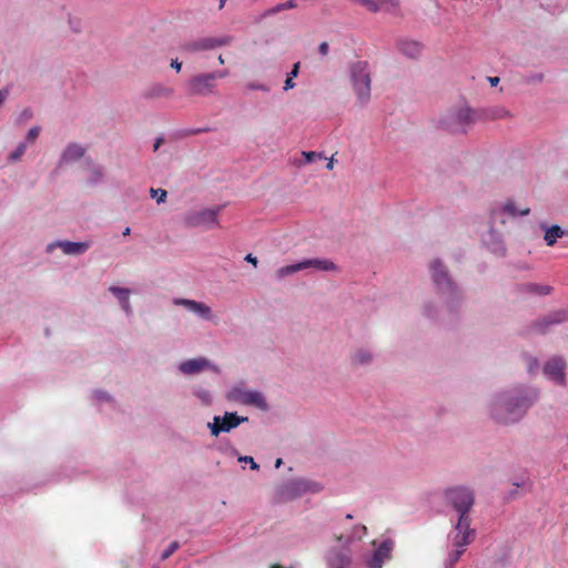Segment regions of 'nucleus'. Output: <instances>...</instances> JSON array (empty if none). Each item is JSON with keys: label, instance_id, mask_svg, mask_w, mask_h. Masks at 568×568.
<instances>
[{"label": "nucleus", "instance_id": "f257e3e1", "mask_svg": "<svg viewBox=\"0 0 568 568\" xmlns=\"http://www.w3.org/2000/svg\"><path fill=\"white\" fill-rule=\"evenodd\" d=\"M532 403V397L516 393L499 397L493 406V417L498 423H515L519 420Z\"/></svg>", "mask_w": 568, "mask_h": 568}, {"label": "nucleus", "instance_id": "f03ea898", "mask_svg": "<svg viewBox=\"0 0 568 568\" xmlns=\"http://www.w3.org/2000/svg\"><path fill=\"white\" fill-rule=\"evenodd\" d=\"M229 70L202 72L191 77L186 84V94L190 97H209L217 93V81L229 77Z\"/></svg>", "mask_w": 568, "mask_h": 568}, {"label": "nucleus", "instance_id": "7ed1b4c3", "mask_svg": "<svg viewBox=\"0 0 568 568\" xmlns=\"http://www.w3.org/2000/svg\"><path fill=\"white\" fill-rule=\"evenodd\" d=\"M349 77L353 90L361 105H365L371 99V71L367 61H355L349 65Z\"/></svg>", "mask_w": 568, "mask_h": 568}, {"label": "nucleus", "instance_id": "20e7f679", "mask_svg": "<svg viewBox=\"0 0 568 568\" xmlns=\"http://www.w3.org/2000/svg\"><path fill=\"white\" fill-rule=\"evenodd\" d=\"M321 486L306 479H293L280 486L275 493L277 503H288L306 493H317Z\"/></svg>", "mask_w": 568, "mask_h": 568}, {"label": "nucleus", "instance_id": "39448f33", "mask_svg": "<svg viewBox=\"0 0 568 568\" xmlns=\"http://www.w3.org/2000/svg\"><path fill=\"white\" fill-rule=\"evenodd\" d=\"M447 501L459 514V517H469L475 498L474 493L466 487L449 488L445 493Z\"/></svg>", "mask_w": 568, "mask_h": 568}, {"label": "nucleus", "instance_id": "423d86ee", "mask_svg": "<svg viewBox=\"0 0 568 568\" xmlns=\"http://www.w3.org/2000/svg\"><path fill=\"white\" fill-rule=\"evenodd\" d=\"M220 212L221 206L190 212L184 216V224L189 227L204 226L206 229H212L219 225L217 216Z\"/></svg>", "mask_w": 568, "mask_h": 568}, {"label": "nucleus", "instance_id": "0eeeda50", "mask_svg": "<svg viewBox=\"0 0 568 568\" xmlns=\"http://www.w3.org/2000/svg\"><path fill=\"white\" fill-rule=\"evenodd\" d=\"M314 267L322 271H334L336 270L335 264L329 260H320V258H313V260H305L302 262H298L296 264L286 265L277 270L276 274L280 278L285 277L287 275H291L295 272Z\"/></svg>", "mask_w": 568, "mask_h": 568}, {"label": "nucleus", "instance_id": "6e6552de", "mask_svg": "<svg viewBox=\"0 0 568 568\" xmlns=\"http://www.w3.org/2000/svg\"><path fill=\"white\" fill-rule=\"evenodd\" d=\"M473 111L469 108L464 106L450 111L442 123L448 130L459 131L464 130V128L473 123Z\"/></svg>", "mask_w": 568, "mask_h": 568}, {"label": "nucleus", "instance_id": "1a4fd4ad", "mask_svg": "<svg viewBox=\"0 0 568 568\" xmlns=\"http://www.w3.org/2000/svg\"><path fill=\"white\" fill-rule=\"evenodd\" d=\"M247 420V417H240L236 413H225L223 417L215 416L213 423H209L212 436L217 437L221 433H227Z\"/></svg>", "mask_w": 568, "mask_h": 568}, {"label": "nucleus", "instance_id": "9d476101", "mask_svg": "<svg viewBox=\"0 0 568 568\" xmlns=\"http://www.w3.org/2000/svg\"><path fill=\"white\" fill-rule=\"evenodd\" d=\"M475 538V530L470 528L469 517H459L452 538L455 548L465 549Z\"/></svg>", "mask_w": 568, "mask_h": 568}, {"label": "nucleus", "instance_id": "9b49d317", "mask_svg": "<svg viewBox=\"0 0 568 568\" xmlns=\"http://www.w3.org/2000/svg\"><path fill=\"white\" fill-rule=\"evenodd\" d=\"M229 399L244 405L255 406L261 409L267 408V403L263 394L256 390H244L241 388H233L229 394Z\"/></svg>", "mask_w": 568, "mask_h": 568}, {"label": "nucleus", "instance_id": "f8f14e48", "mask_svg": "<svg viewBox=\"0 0 568 568\" xmlns=\"http://www.w3.org/2000/svg\"><path fill=\"white\" fill-rule=\"evenodd\" d=\"M430 272L434 280V283L438 287L439 291L443 292H453L454 284L450 281L446 268L443 266L440 261L435 260L430 264Z\"/></svg>", "mask_w": 568, "mask_h": 568}, {"label": "nucleus", "instance_id": "ddd939ff", "mask_svg": "<svg viewBox=\"0 0 568 568\" xmlns=\"http://www.w3.org/2000/svg\"><path fill=\"white\" fill-rule=\"evenodd\" d=\"M394 548V541L386 539L382 541L367 560L369 568H382L385 560L390 558Z\"/></svg>", "mask_w": 568, "mask_h": 568}, {"label": "nucleus", "instance_id": "4468645a", "mask_svg": "<svg viewBox=\"0 0 568 568\" xmlns=\"http://www.w3.org/2000/svg\"><path fill=\"white\" fill-rule=\"evenodd\" d=\"M565 361L560 357H554L549 359L545 367L544 373L551 379H554L557 384H565Z\"/></svg>", "mask_w": 568, "mask_h": 568}, {"label": "nucleus", "instance_id": "2eb2a0df", "mask_svg": "<svg viewBox=\"0 0 568 568\" xmlns=\"http://www.w3.org/2000/svg\"><path fill=\"white\" fill-rule=\"evenodd\" d=\"M327 565L329 568H347L351 565L349 550L332 549L327 555Z\"/></svg>", "mask_w": 568, "mask_h": 568}, {"label": "nucleus", "instance_id": "dca6fc26", "mask_svg": "<svg viewBox=\"0 0 568 568\" xmlns=\"http://www.w3.org/2000/svg\"><path fill=\"white\" fill-rule=\"evenodd\" d=\"M174 304L182 305L185 308H187L189 311L199 314L201 317H203L205 320H211V317H212L211 308L207 305H205L204 303L196 302L193 300H187V298H176V300H174Z\"/></svg>", "mask_w": 568, "mask_h": 568}, {"label": "nucleus", "instance_id": "f3484780", "mask_svg": "<svg viewBox=\"0 0 568 568\" xmlns=\"http://www.w3.org/2000/svg\"><path fill=\"white\" fill-rule=\"evenodd\" d=\"M53 246H59L62 248L63 253L67 255H80L87 252L90 247L89 242H57L55 244H50L48 250L51 251Z\"/></svg>", "mask_w": 568, "mask_h": 568}, {"label": "nucleus", "instance_id": "a211bd4d", "mask_svg": "<svg viewBox=\"0 0 568 568\" xmlns=\"http://www.w3.org/2000/svg\"><path fill=\"white\" fill-rule=\"evenodd\" d=\"M353 2L359 3L365 7L367 10L372 12H377L378 10H392L395 9L398 4L397 0H352Z\"/></svg>", "mask_w": 568, "mask_h": 568}, {"label": "nucleus", "instance_id": "6ab92c4d", "mask_svg": "<svg viewBox=\"0 0 568 568\" xmlns=\"http://www.w3.org/2000/svg\"><path fill=\"white\" fill-rule=\"evenodd\" d=\"M84 153L85 149L83 146L77 143H71L65 148L60 162L62 164L78 161L84 155Z\"/></svg>", "mask_w": 568, "mask_h": 568}, {"label": "nucleus", "instance_id": "aec40b11", "mask_svg": "<svg viewBox=\"0 0 568 568\" xmlns=\"http://www.w3.org/2000/svg\"><path fill=\"white\" fill-rule=\"evenodd\" d=\"M209 365L204 358H195L183 362L180 365V371L184 374H195L204 369Z\"/></svg>", "mask_w": 568, "mask_h": 568}, {"label": "nucleus", "instance_id": "412c9836", "mask_svg": "<svg viewBox=\"0 0 568 568\" xmlns=\"http://www.w3.org/2000/svg\"><path fill=\"white\" fill-rule=\"evenodd\" d=\"M201 42H202L203 51L212 50V49H215L219 47L229 45L232 42V37L223 36V37L202 38Z\"/></svg>", "mask_w": 568, "mask_h": 568}, {"label": "nucleus", "instance_id": "4be33fe9", "mask_svg": "<svg viewBox=\"0 0 568 568\" xmlns=\"http://www.w3.org/2000/svg\"><path fill=\"white\" fill-rule=\"evenodd\" d=\"M398 50L409 58H416L422 52V45L413 40H403L398 42Z\"/></svg>", "mask_w": 568, "mask_h": 568}, {"label": "nucleus", "instance_id": "5701e85b", "mask_svg": "<svg viewBox=\"0 0 568 568\" xmlns=\"http://www.w3.org/2000/svg\"><path fill=\"white\" fill-rule=\"evenodd\" d=\"M565 234L564 230L558 225H552L546 230L545 233V242L548 246L555 245L558 239L562 237Z\"/></svg>", "mask_w": 568, "mask_h": 568}, {"label": "nucleus", "instance_id": "b1692460", "mask_svg": "<svg viewBox=\"0 0 568 568\" xmlns=\"http://www.w3.org/2000/svg\"><path fill=\"white\" fill-rule=\"evenodd\" d=\"M301 154L304 158V160L295 161V164L297 166H302V165L312 163V162H314L316 160L324 159V155L322 153H317V152H314V151H303Z\"/></svg>", "mask_w": 568, "mask_h": 568}, {"label": "nucleus", "instance_id": "393cba45", "mask_svg": "<svg viewBox=\"0 0 568 568\" xmlns=\"http://www.w3.org/2000/svg\"><path fill=\"white\" fill-rule=\"evenodd\" d=\"M568 321V308L567 310H561V311H558V312H555L554 314H550L546 320H545V324L546 325H550V324H559V323H564Z\"/></svg>", "mask_w": 568, "mask_h": 568}, {"label": "nucleus", "instance_id": "a878e982", "mask_svg": "<svg viewBox=\"0 0 568 568\" xmlns=\"http://www.w3.org/2000/svg\"><path fill=\"white\" fill-rule=\"evenodd\" d=\"M366 534V527L365 526H359V527H356L352 534L349 535H339V536H336V540L337 541H343L345 540L346 542H348L349 540H352L353 538H361L363 535Z\"/></svg>", "mask_w": 568, "mask_h": 568}, {"label": "nucleus", "instance_id": "bb28decb", "mask_svg": "<svg viewBox=\"0 0 568 568\" xmlns=\"http://www.w3.org/2000/svg\"><path fill=\"white\" fill-rule=\"evenodd\" d=\"M371 359H372L371 353L365 349H358L353 356L354 363L359 364V365L367 364L371 362Z\"/></svg>", "mask_w": 568, "mask_h": 568}, {"label": "nucleus", "instance_id": "cd10ccee", "mask_svg": "<svg viewBox=\"0 0 568 568\" xmlns=\"http://www.w3.org/2000/svg\"><path fill=\"white\" fill-rule=\"evenodd\" d=\"M464 552H465V549H462V548H455L453 551H450V552L448 554V557H447V564H448L449 566L455 565V564L459 560L460 556H462Z\"/></svg>", "mask_w": 568, "mask_h": 568}, {"label": "nucleus", "instance_id": "c85d7f7f", "mask_svg": "<svg viewBox=\"0 0 568 568\" xmlns=\"http://www.w3.org/2000/svg\"><path fill=\"white\" fill-rule=\"evenodd\" d=\"M103 174H102V171L100 168H97V166H92L89 171V182L90 183H95L98 181H100L102 179Z\"/></svg>", "mask_w": 568, "mask_h": 568}, {"label": "nucleus", "instance_id": "c756f323", "mask_svg": "<svg viewBox=\"0 0 568 568\" xmlns=\"http://www.w3.org/2000/svg\"><path fill=\"white\" fill-rule=\"evenodd\" d=\"M504 210L509 213L510 215H527L529 213V209H524L521 211H517L514 203H507L504 207Z\"/></svg>", "mask_w": 568, "mask_h": 568}, {"label": "nucleus", "instance_id": "7c9ffc66", "mask_svg": "<svg viewBox=\"0 0 568 568\" xmlns=\"http://www.w3.org/2000/svg\"><path fill=\"white\" fill-rule=\"evenodd\" d=\"M24 152H26V144L24 143H20L17 146V149L12 153H10L9 160L12 161V162L18 161L24 154Z\"/></svg>", "mask_w": 568, "mask_h": 568}, {"label": "nucleus", "instance_id": "2f4dec72", "mask_svg": "<svg viewBox=\"0 0 568 568\" xmlns=\"http://www.w3.org/2000/svg\"><path fill=\"white\" fill-rule=\"evenodd\" d=\"M166 191L163 189H151V196L156 199L158 203H163L166 200Z\"/></svg>", "mask_w": 568, "mask_h": 568}, {"label": "nucleus", "instance_id": "473e14b6", "mask_svg": "<svg viewBox=\"0 0 568 568\" xmlns=\"http://www.w3.org/2000/svg\"><path fill=\"white\" fill-rule=\"evenodd\" d=\"M295 7H296L295 0H290V1L285 2V3H281V4L275 6L274 8H272L270 10V12L271 13H277V12H280L282 10L293 9Z\"/></svg>", "mask_w": 568, "mask_h": 568}, {"label": "nucleus", "instance_id": "72a5a7b5", "mask_svg": "<svg viewBox=\"0 0 568 568\" xmlns=\"http://www.w3.org/2000/svg\"><path fill=\"white\" fill-rule=\"evenodd\" d=\"M527 288H528L529 292L541 294V295L549 294L550 290H551L549 286H538V285H535V284L527 285Z\"/></svg>", "mask_w": 568, "mask_h": 568}, {"label": "nucleus", "instance_id": "f704fd0d", "mask_svg": "<svg viewBox=\"0 0 568 568\" xmlns=\"http://www.w3.org/2000/svg\"><path fill=\"white\" fill-rule=\"evenodd\" d=\"M110 291L118 297V300H125V296L130 295V291L128 288L111 286Z\"/></svg>", "mask_w": 568, "mask_h": 568}, {"label": "nucleus", "instance_id": "c9c22d12", "mask_svg": "<svg viewBox=\"0 0 568 568\" xmlns=\"http://www.w3.org/2000/svg\"><path fill=\"white\" fill-rule=\"evenodd\" d=\"M180 545L178 541H172L168 548L163 551L161 558L163 560L168 559L169 557H171L178 549H179Z\"/></svg>", "mask_w": 568, "mask_h": 568}, {"label": "nucleus", "instance_id": "e433bc0d", "mask_svg": "<svg viewBox=\"0 0 568 568\" xmlns=\"http://www.w3.org/2000/svg\"><path fill=\"white\" fill-rule=\"evenodd\" d=\"M184 50L189 52L203 51L201 39L186 43Z\"/></svg>", "mask_w": 568, "mask_h": 568}, {"label": "nucleus", "instance_id": "4c0bfd02", "mask_svg": "<svg viewBox=\"0 0 568 568\" xmlns=\"http://www.w3.org/2000/svg\"><path fill=\"white\" fill-rule=\"evenodd\" d=\"M245 88L247 90H261V91H264V92H267L268 91V87L265 85V84H260V83H255V82H248L246 83Z\"/></svg>", "mask_w": 568, "mask_h": 568}, {"label": "nucleus", "instance_id": "58836bf2", "mask_svg": "<svg viewBox=\"0 0 568 568\" xmlns=\"http://www.w3.org/2000/svg\"><path fill=\"white\" fill-rule=\"evenodd\" d=\"M39 133H40V129L38 126L31 128L28 131L27 140L30 142H33L38 138Z\"/></svg>", "mask_w": 568, "mask_h": 568}, {"label": "nucleus", "instance_id": "ea45409f", "mask_svg": "<svg viewBox=\"0 0 568 568\" xmlns=\"http://www.w3.org/2000/svg\"><path fill=\"white\" fill-rule=\"evenodd\" d=\"M196 395L204 404L209 405L211 403V395L207 390H199Z\"/></svg>", "mask_w": 568, "mask_h": 568}, {"label": "nucleus", "instance_id": "a19ab883", "mask_svg": "<svg viewBox=\"0 0 568 568\" xmlns=\"http://www.w3.org/2000/svg\"><path fill=\"white\" fill-rule=\"evenodd\" d=\"M239 462L247 463V465H250L252 469H258V465L254 462L253 457L251 456L239 457Z\"/></svg>", "mask_w": 568, "mask_h": 568}, {"label": "nucleus", "instance_id": "79ce46f5", "mask_svg": "<svg viewBox=\"0 0 568 568\" xmlns=\"http://www.w3.org/2000/svg\"><path fill=\"white\" fill-rule=\"evenodd\" d=\"M155 94L162 97H171L173 94V90L171 88L161 87L158 89Z\"/></svg>", "mask_w": 568, "mask_h": 568}, {"label": "nucleus", "instance_id": "37998d69", "mask_svg": "<svg viewBox=\"0 0 568 568\" xmlns=\"http://www.w3.org/2000/svg\"><path fill=\"white\" fill-rule=\"evenodd\" d=\"M119 302L121 304V307L125 311V313H130L131 312V305H130V302H129V296H125V300H120Z\"/></svg>", "mask_w": 568, "mask_h": 568}, {"label": "nucleus", "instance_id": "c03bdc74", "mask_svg": "<svg viewBox=\"0 0 568 568\" xmlns=\"http://www.w3.org/2000/svg\"><path fill=\"white\" fill-rule=\"evenodd\" d=\"M298 71H300V62H296V63H294L291 72L287 75L294 79L297 77Z\"/></svg>", "mask_w": 568, "mask_h": 568}, {"label": "nucleus", "instance_id": "a18cd8bd", "mask_svg": "<svg viewBox=\"0 0 568 568\" xmlns=\"http://www.w3.org/2000/svg\"><path fill=\"white\" fill-rule=\"evenodd\" d=\"M294 87H295V83L293 82V78L287 75L285 83H284V90L287 91V90L293 89Z\"/></svg>", "mask_w": 568, "mask_h": 568}, {"label": "nucleus", "instance_id": "49530a36", "mask_svg": "<svg viewBox=\"0 0 568 568\" xmlns=\"http://www.w3.org/2000/svg\"><path fill=\"white\" fill-rule=\"evenodd\" d=\"M318 52L322 54V55H326L328 53V43L327 42H322L320 45H318Z\"/></svg>", "mask_w": 568, "mask_h": 568}, {"label": "nucleus", "instance_id": "de8ad7c7", "mask_svg": "<svg viewBox=\"0 0 568 568\" xmlns=\"http://www.w3.org/2000/svg\"><path fill=\"white\" fill-rule=\"evenodd\" d=\"M9 95V90L7 88L0 90V105L4 102V100Z\"/></svg>", "mask_w": 568, "mask_h": 568}, {"label": "nucleus", "instance_id": "09e8293b", "mask_svg": "<svg viewBox=\"0 0 568 568\" xmlns=\"http://www.w3.org/2000/svg\"><path fill=\"white\" fill-rule=\"evenodd\" d=\"M245 261L253 264L254 266L257 265V258L253 256L251 253L245 256Z\"/></svg>", "mask_w": 568, "mask_h": 568}, {"label": "nucleus", "instance_id": "8fccbe9b", "mask_svg": "<svg viewBox=\"0 0 568 568\" xmlns=\"http://www.w3.org/2000/svg\"><path fill=\"white\" fill-rule=\"evenodd\" d=\"M171 67H172L173 69H175L176 71H180V70H181V68H182V63H181V62H179L178 60H172V62H171Z\"/></svg>", "mask_w": 568, "mask_h": 568}, {"label": "nucleus", "instance_id": "3c124183", "mask_svg": "<svg viewBox=\"0 0 568 568\" xmlns=\"http://www.w3.org/2000/svg\"><path fill=\"white\" fill-rule=\"evenodd\" d=\"M164 142L163 138H158L154 142L153 150L158 151L161 144Z\"/></svg>", "mask_w": 568, "mask_h": 568}, {"label": "nucleus", "instance_id": "603ef678", "mask_svg": "<svg viewBox=\"0 0 568 568\" xmlns=\"http://www.w3.org/2000/svg\"><path fill=\"white\" fill-rule=\"evenodd\" d=\"M489 82L491 85H496L499 82V78H497V77L489 78Z\"/></svg>", "mask_w": 568, "mask_h": 568}, {"label": "nucleus", "instance_id": "864d4df0", "mask_svg": "<svg viewBox=\"0 0 568 568\" xmlns=\"http://www.w3.org/2000/svg\"><path fill=\"white\" fill-rule=\"evenodd\" d=\"M333 166H334V159H333V158H331V159L328 160V163H327L326 168H327L328 170H332V169H333Z\"/></svg>", "mask_w": 568, "mask_h": 568}, {"label": "nucleus", "instance_id": "5fc2aeb1", "mask_svg": "<svg viewBox=\"0 0 568 568\" xmlns=\"http://www.w3.org/2000/svg\"><path fill=\"white\" fill-rule=\"evenodd\" d=\"M217 61H219V63H220V64H224V63H225V60H224V58H223V55H222V54H220V55L217 57Z\"/></svg>", "mask_w": 568, "mask_h": 568}, {"label": "nucleus", "instance_id": "6e6d98bb", "mask_svg": "<svg viewBox=\"0 0 568 568\" xmlns=\"http://www.w3.org/2000/svg\"><path fill=\"white\" fill-rule=\"evenodd\" d=\"M282 465V459L281 458H277L276 462H275V467L276 468H280Z\"/></svg>", "mask_w": 568, "mask_h": 568}, {"label": "nucleus", "instance_id": "4d7b16f0", "mask_svg": "<svg viewBox=\"0 0 568 568\" xmlns=\"http://www.w3.org/2000/svg\"><path fill=\"white\" fill-rule=\"evenodd\" d=\"M131 232V229L130 227H126L124 231H123V235L126 236L129 235Z\"/></svg>", "mask_w": 568, "mask_h": 568}, {"label": "nucleus", "instance_id": "13d9d810", "mask_svg": "<svg viewBox=\"0 0 568 568\" xmlns=\"http://www.w3.org/2000/svg\"><path fill=\"white\" fill-rule=\"evenodd\" d=\"M219 2H220V9H222L224 7L226 0H219Z\"/></svg>", "mask_w": 568, "mask_h": 568}, {"label": "nucleus", "instance_id": "bf43d9fd", "mask_svg": "<svg viewBox=\"0 0 568 568\" xmlns=\"http://www.w3.org/2000/svg\"><path fill=\"white\" fill-rule=\"evenodd\" d=\"M271 568H283V566L278 565V564H274L271 566Z\"/></svg>", "mask_w": 568, "mask_h": 568}, {"label": "nucleus", "instance_id": "052dcab7", "mask_svg": "<svg viewBox=\"0 0 568 568\" xmlns=\"http://www.w3.org/2000/svg\"><path fill=\"white\" fill-rule=\"evenodd\" d=\"M352 518H353V516L349 514L346 516V519H352Z\"/></svg>", "mask_w": 568, "mask_h": 568}]
</instances>
